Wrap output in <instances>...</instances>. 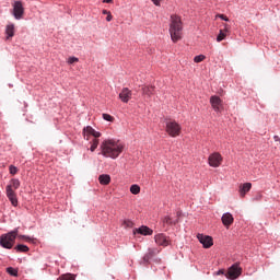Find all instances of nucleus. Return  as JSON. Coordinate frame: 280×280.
<instances>
[{
    "label": "nucleus",
    "mask_w": 280,
    "mask_h": 280,
    "mask_svg": "<svg viewBox=\"0 0 280 280\" xmlns=\"http://www.w3.org/2000/svg\"><path fill=\"white\" fill-rule=\"evenodd\" d=\"M124 152V143L119 140H104L101 144V154L106 159H117Z\"/></svg>",
    "instance_id": "f257e3e1"
},
{
    "label": "nucleus",
    "mask_w": 280,
    "mask_h": 280,
    "mask_svg": "<svg viewBox=\"0 0 280 280\" xmlns=\"http://www.w3.org/2000/svg\"><path fill=\"white\" fill-rule=\"evenodd\" d=\"M171 40L178 43L183 39V20L177 14H172L170 18V28Z\"/></svg>",
    "instance_id": "f03ea898"
},
{
    "label": "nucleus",
    "mask_w": 280,
    "mask_h": 280,
    "mask_svg": "<svg viewBox=\"0 0 280 280\" xmlns=\"http://www.w3.org/2000/svg\"><path fill=\"white\" fill-rule=\"evenodd\" d=\"M20 187L21 182L16 178H13L10 180V184L5 188L7 197L13 207H18L19 205V199H16V192H14V189H19Z\"/></svg>",
    "instance_id": "7ed1b4c3"
},
{
    "label": "nucleus",
    "mask_w": 280,
    "mask_h": 280,
    "mask_svg": "<svg viewBox=\"0 0 280 280\" xmlns=\"http://www.w3.org/2000/svg\"><path fill=\"white\" fill-rule=\"evenodd\" d=\"M18 235H19V228L9 232L8 234L1 235L0 246H2V248H8V249L12 248V246H14V242Z\"/></svg>",
    "instance_id": "20e7f679"
},
{
    "label": "nucleus",
    "mask_w": 280,
    "mask_h": 280,
    "mask_svg": "<svg viewBox=\"0 0 280 280\" xmlns=\"http://www.w3.org/2000/svg\"><path fill=\"white\" fill-rule=\"evenodd\" d=\"M182 127L176 120L166 121V132L170 137H179Z\"/></svg>",
    "instance_id": "39448f33"
},
{
    "label": "nucleus",
    "mask_w": 280,
    "mask_h": 280,
    "mask_svg": "<svg viewBox=\"0 0 280 280\" xmlns=\"http://www.w3.org/2000/svg\"><path fill=\"white\" fill-rule=\"evenodd\" d=\"M242 275V268L240 267V264L232 265L228 272L225 273L226 279H237Z\"/></svg>",
    "instance_id": "423d86ee"
},
{
    "label": "nucleus",
    "mask_w": 280,
    "mask_h": 280,
    "mask_svg": "<svg viewBox=\"0 0 280 280\" xmlns=\"http://www.w3.org/2000/svg\"><path fill=\"white\" fill-rule=\"evenodd\" d=\"M222 154H220V152H214L212 154L209 155L208 158V163L210 165V167H220V165H222Z\"/></svg>",
    "instance_id": "0eeeda50"
},
{
    "label": "nucleus",
    "mask_w": 280,
    "mask_h": 280,
    "mask_svg": "<svg viewBox=\"0 0 280 280\" xmlns=\"http://www.w3.org/2000/svg\"><path fill=\"white\" fill-rule=\"evenodd\" d=\"M25 14V9L23 8V2L15 1L13 4V15L14 19L20 21V19H23V15Z\"/></svg>",
    "instance_id": "6e6552de"
},
{
    "label": "nucleus",
    "mask_w": 280,
    "mask_h": 280,
    "mask_svg": "<svg viewBox=\"0 0 280 280\" xmlns=\"http://www.w3.org/2000/svg\"><path fill=\"white\" fill-rule=\"evenodd\" d=\"M197 240L202 244L203 248H211L213 246V237L205 234H197Z\"/></svg>",
    "instance_id": "1a4fd4ad"
},
{
    "label": "nucleus",
    "mask_w": 280,
    "mask_h": 280,
    "mask_svg": "<svg viewBox=\"0 0 280 280\" xmlns=\"http://www.w3.org/2000/svg\"><path fill=\"white\" fill-rule=\"evenodd\" d=\"M83 135H84V139H86V141H89V137H94V139H100V137H102V133L100 131H96L95 129H93V127L88 126L83 129Z\"/></svg>",
    "instance_id": "9d476101"
},
{
    "label": "nucleus",
    "mask_w": 280,
    "mask_h": 280,
    "mask_svg": "<svg viewBox=\"0 0 280 280\" xmlns=\"http://www.w3.org/2000/svg\"><path fill=\"white\" fill-rule=\"evenodd\" d=\"M119 100L124 102V104H128V102L132 100V91L128 88H124L119 93Z\"/></svg>",
    "instance_id": "9b49d317"
},
{
    "label": "nucleus",
    "mask_w": 280,
    "mask_h": 280,
    "mask_svg": "<svg viewBox=\"0 0 280 280\" xmlns=\"http://www.w3.org/2000/svg\"><path fill=\"white\" fill-rule=\"evenodd\" d=\"M210 104L213 110H215V113H220L222 110V100L220 98V96H217V95L211 96Z\"/></svg>",
    "instance_id": "f8f14e48"
},
{
    "label": "nucleus",
    "mask_w": 280,
    "mask_h": 280,
    "mask_svg": "<svg viewBox=\"0 0 280 280\" xmlns=\"http://www.w3.org/2000/svg\"><path fill=\"white\" fill-rule=\"evenodd\" d=\"M154 240H155V244H158V246H170V237H167L163 233L155 235Z\"/></svg>",
    "instance_id": "ddd939ff"
},
{
    "label": "nucleus",
    "mask_w": 280,
    "mask_h": 280,
    "mask_svg": "<svg viewBox=\"0 0 280 280\" xmlns=\"http://www.w3.org/2000/svg\"><path fill=\"white\" fill-rule=\"evenodd\" d=\"M222 224L224 225L225 229H229L233 222H235V219L233 218V214L230 212H226L222 215L221 218Z\"/></svg>",
    "instance_id": "4468645a"
},
{
    "label": "nucleus",
    "mask_w": 280,
    "mask_h": 280,
    "mask_svg": "<svg viewBox=\"0 0 280 280\" xmlns=\"http://www.w3.org/2000/svg\"><path fill=\"white\" fill-rule=\"evenodd\" d=\"M137 233H139L140 235H152V233H154V232L152 231V229H150L145 225H142V226L133 230V235H137Z\"/></svg>",
    "instance_id": "2eb2a0df"
},
{
    "label": "nucleus",
    "mask_w": 280,
    "mask_h": 280,
    "mask_svg": "<svg viewBox=\"0 0 280 280\" xmlns=\"http://www.w3.org/2000/svg\"><path fill=\"white\" fill-rule=\"evenodd\" d=\"M228 34H229V25L225 24L224 30H220L219 35L217 36V43H222V40L226 38Z\"/></svg>",
    "instance_id": "dca6fc26"
},
{
    "label": "nucleus",
    "mask_w": 280,
    "mask_h": 280,
    "mask_svg": "<svg viewBox=\"0 0 280 280\" xmlns=\"http://www.w3.org/2000/svg\"><path fill=\"white\" fill-rule=\"evenodd\" d=\"M253 187V184L250 183H245L243 185L240 186V194H241V197L244 198V196H246V194H248V191H250Z\"/></svg>",
    "instance_id": "f3484780"
},
{
    "label": "nucleus",
    "mask_w": 280,
    "mask_h": 280,
    "mask_svg": "<svg viewBox=\"0 0 280 280\" xmlns=\"http://www.w3.org/2000/svg\"><path fill=\"white\" fill-rule=\"evenodd\" d=\"M162 223H163V226L176 225L178 224V219L174 221L172 220V217L165 215L164 218H162Z\"/></svg>",
    "instance_id": "a211bd4d"
},
{
    "label": "nucleus",
    "mask_w": 280,
    "mask_h": 280,
    "mask_svg": "<svg viewBox=\"0 0 280 280\" xmlns=\"http://www.w3.org/2000/svg\"><path fill=\"white\" fill-rule=\"evenodd\" d=\"M143 95H147L148 97H152L154 95V86L152 85H145L142 88Z\"/></svg>",
    "instance_id": "6ab92c4d"
},
{
    "label": "nucleus",
    "mask_w": 280,
    "mask_h": 280,
    "mask_svg": "<svg viewBox=\"0 0 280 280\" xmlns=\"http://www.w3.org/2000/svg\"><path fill=\"white\" fill-rule=\"evenodd\" d=\"M159 253L158 249H149L148 253L143 257V261L148 264L152 257H154Z\"/></svg>",
    "instance_id": "aec40b11"
},
{
    "label": "nucleus",
    "mask_w": 280,
    "mask_h": 280,
    "mask_svg": "<svg viewBox=\"0 0 280 280\" xmlns=\"http://www.w3.org/2000/svg\"><path fill=\"white\" fill-rule=\"evenodd\" d=\"M98 182L101 185H110V175L103 174L98 176Z\"/></svg>",
    "instance_id": "412c9836"
},
{
    "label": "nucleus",
    "mask_w": 280,
    "mask_h": 280,
    "mask_svg": "<svg viewBox=\"0 0 280 280\" xmlns=\"http://www.w3.org/2000/svg\"><path fill=\"white\" fill-rule=\"evenodd\" d=\"M7 38H12L14 36V24H8L5 27Z\"/></svg>",
    "instance_id": "4be33fe9"
},
{
    "label": "nucleus",
    "mask_w": 280,
    "mask_h": 280,
    "mask_svg": "<svg viewBox=\"0 0 280 280\" xmlns=\"http://www.w3.org/2000/svg\"><path fill=\"white\" fill-rule=\"evenodd\" d=\"M130 192L133 194V196H137L139 194H141V187H139V185L133 184L130 187Z\"/></svg>",
    "instance_id": "5701e85b"
},
{
    "label": "nucleus",
    "mask_w": 280,
    "mask_h": 280,
    "mask_svg": "<svg viewBox=\"0 0 280 280\" xmlns=\"http://www.w3.org/2000/svg\"><path fill=\"white\" fill-rule=\"evenodd\" d=\"M15 250H16L18 253H27V252L30 250V247H27L26 245L20 244V245H18V246L15 247Z\"/></svg>",
    "instance_id": "b1692460"
},
{
    "label": "nucleus",
    "mask_w": 280,
    "mask_h": 280,
    "mask_svg": "<svg viewBox=\"0 0 280 280\" xmlns=\"http://www.w3.org/2000/svg\"><path fill=\"white\" fill-rule=\"evenodd\" d=\"M8 275H11V277H19V270L14 269L13 267L7 268Z\"/></svg>",
    "instance_id": "393cba45"
},
{
    "label": "nucleus",
    "mask_w": 280,
    "mask_h": 280,
    "mask_svg": "<svg viewBox=\"0 0 280 280\" xmlns=\"http://www.w3.org/2000/svg\"><path fill=\"white\" fill-rule=\"evenodd\" d=\"M57 280H75V276L71 273H66L60 276Z\"/></svg>",
    "instance_id": "a878e982"
},
{
    "label": "nucleus",
    "mask_w": 280,
    "mask_h": 280,
    "mask_svg": "<svg viewBox=\"0 0 280 280\" xmlns=\"http://www.w3.org/2000/svg\"><path fill=\"white\" fill-rule=\"evenodd\" d=\"M97 145H100V140L97 138H94L93 141L91 142V152H93L94 150H97Z\"/></svg>",
    "instance_id": "bb28decb"
},
{
    "label": "nucleus",
    "mask_w": 280,
    "mask_h": 280,
    "mask_svg": "<svg viewBox=\"0 0 280 280\" xmlns=\"http://www.w3.org/2000/svg\"><path fill=\"white\" fill-rule=\"evenodd\" d=\"M122 226H124L125 229H132V226H135V223H133L131 220H125V221L122 222Z\"/></svg>",
    "instance_id": "cd10ccee"
},
{
    "label": "nucleus",
    "mask_w": 280,
    "mask_h": 280,
    "mask_svg": "<svg viewBox=\"0 0 280 280\" xmlns=\"http://www.w3.org/2000/svg\"><path fill=\"white\" fill-rule=\"evenodd\" d=\"M203 60H207V57L205 55H199L194 58V62H202Z\"/></svg>",
    "instance_id": "c85d7f7f"
},
{
    "label": "nucleus",
    "mask_w": 280,
    "mask_h": 280,
    "mask_svg": "<svg viewBox=\"0 0 280 280\" xmlns=\"http://www.w3.org/2000/svg\"><path fill=\"white\" fill-rule=\"evenodd\" d=\"M9 172H10V174H12V176H14L19 172V168H16V166H14V165H10Z\"/></svg>",
    "instance_id": "c756f323"
},
{
    "label": "nucleus",
    "mask_w": 280,
    "mask_h": 280,
    "mask_svg": "<svg viewBox=\"0 0 280 280\" xmlns=\"http://www.w3.org/2000/svg\"><path fill=\"white\" fill-rule=\"evenodd\" d=\"M74 62H80V59L78 57H69L68 65H73Z\"/></svg>",
    "instance_id": "7c9ffc66"
},
{
    "label": "nucleus",
    "mask_w": 280,
    "mask_h": 280,
    "mask_svg": "<svg viewBox=\"0 0 280 280\" xmlns=\"http://www.w3.org/2000/svg\"><path fill=\"white\" fill-rule=\"evenodd\" d=\"M103 119H105V121H113V116L109 114H103Z\"/></svg>",
    "instance_id": "2f4dec72"
},
{
    "label": "nucleus",
    "mask_w": 280,
    "mask_h": 280,
    "mask_svg": "<svg viewBox=\"0 0 280 280\" xmlns=\"http://www.w3.org/2000/svg\"><path fill=\"white\" fill-rule=\"evenodd\" d=\"M16 237H19V240H25L26 242H30V236H25V235H16Z\"/></svg>",
    "instance_id": "473e14b6"
},
{
    "label": "nucleus",
    "mask_w": 280,
    "mask_h": 280,
    "mask_svg": "<svg viewBox=\"0 0 280 280\" xmlns=\"http://www.w3.org/2000/svg\"><path fill=\"white\" fill-rule=\"evenodd\" d=\"M219 19H221L222 21H229V18L224 14H218L217 15Z\"/></svg>",
    "instance_id": "72a5a7b5"
},
{
    "label": "nucleus",
    "mask_w": 280,
    "mask_h": 280,
    "mask_svg": "<svg viewBox=\"0 0 280 280\" xmlns=\"http://www.w3.org/2000/svg\"><path fill=\"white\" fill-rule=\"evenodd\" d=\"M152 3H154V5H156L158 8H161V0H151Z\"/></svg>",
    "instance_id": "f704fd0d"
},
{
    "label": "nucleus",
    "mask_w": 280,
    "mask_h": 280,
    "mask_svg": "<svg viewBox=\"0 0 280 280\" xmlns=\"http://www.w3.org/2000/svg\"><path fill=\"white\" fill-rule=\"evenodd\" d=\"M106 21H107L108 23H110V21H113V14H112V13H108V14H107Z\"/></svg>",
    "instance_id": "c9c22d12"
},
{
    "label": "nucleus",
    "mask_w": 280,
    "mask_h": 280,
    "mask_svg": "<svg viewBox=\"0 0 280 280\" xmlns=\"http://www.w3.org/2000/svg\"><path fill=\"white\" fill-rule=\"evenodd\" d=\"M102 14H105V15L107 16L108 14H110V11H108V10H103V11H102Z\"/></svg>",
    "instance_id": "e433bc0d"
},
{
    "label": "nucleus",
    "mask_w": 280,
    "mask_h": 280,
    "mask_svg": "<svg viewBox=\"0 0 280 280\" xmlns=\"http://www.w3.org/2000/svg\"><path fill=\"white\" fill-rule=\"evenodd\" d=\"M217 275H224V269L219 270Z\"/></svg>",
    "instance_id": "4c0bfd02"
},
{
    "label": "nucleus",
    "mask_w": 280,
    "mask_h": 280,
    "mask_svg": "<svg viewBox=\"0 0 280 280\" xmlns=\"http://www.w3.org/2000/svg\"><path fill=\"white\" fill-rule=\"evenodd\" d=\"M103 3H113V0H103Z\"/></svg>",
    "instance_id": "58836bf2"
},
{
    "label": "nucleus",
    "mask_w": 280,
    "mask_h": 280,
    "mask_svg": "<svg viewBox=\"0 0 280 280\" xmlns=\"http://www.w3.org/2000/svg\"><path fill=\"white\" fill-rule=\"evenodd\" d=\"M177 215H180V212H177Z\"/></svg>",
    "instance_id": "ea45409f"
}]
</instances>
